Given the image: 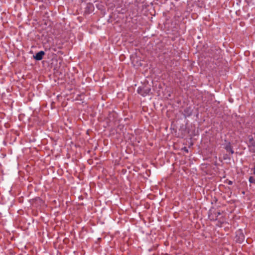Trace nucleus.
<instances>
[{"instance_id": "f257e3e1", "label": "nucleus", "mask_w": 255, "mask_h": 255, "mask_svg": "<svg viewBox=\"0 0 255 255\" xmlns=\"http://www.w3.org/2000/svg\"><path fill=\"white\" fill-rule=\"evenodd\" d=\"M150 91V89L148 88H144L142 89L140 88H138L137 92L139 94H141L143 96H145Z\"/></svg>"}, {"instance_id": "f03ea898", "label": "nucleus", "mask_w": 255, "mask_h": 255, "mask_svg": "<svg viewBox=\"0 0 255 255\" xmlns=\"http://www.w3.org/2000/svg\"><path fill=\"white\" fill-rule=\"evenodd\" d=\"M45 53L43 51H40L33 56L34 58L36 60H41Z\"/></svg>"}, {"instance_id": "7ed1b4c3", "label": "nucleus", "mask_w": 255, "mask_h": 255, "mask_svg": "<svg viewBox=\"0 0 255 255\" xmlns=\"http://www.w3.org/2000/svg\"><path fill=\"white\" fill-rule=\"evenodd\" d=\"M225 149H226L227 152L231 153V154H233L234 152L230 144H228L226 146Z\"/></svg>"}, {"instance_id": "20e7f679", "label": "nucleus", "mask_w": 255, "mask_h": 255, "mask_svg": "<svg viewBox=\"0 0 255 255\" xmlns=\"http://www.w3.org/2000/svg\"><path fill=\"white\" fill-rule=\"evenodd\" d=\"M249 181L250 183L255 184V178L253 176H251L249 178Z\"/></svg>"}, {"instance_id": "39448f33", "label": "nucleus", "mask_w": 255, "mask_h": 255, "mask_svg": "<svg viewBox=\"0 0 255 255\" xmlns=\"http://www.w3.org/2000/svg\"><path fill=\"white\" fill-rule=\"evenodd\" d=\"M252 150L253 152L255 153V143H254L252 144Z\"/></svg>"}, {"instance_id": "423d86ee", "label": "nucleus", "mask_w": 255, "mask_h": 255, "mask_svg": "<svg viewBox=\"0 0 255 255\" xmlns=\"http://www.w3.org/2000/svg\"><path fill=\"white\" fill-rule=\"evenodd\" d=\"M251 170L253 171L254 174L255 175V165L254 167L252 168Z\"/></svg>"}, {"instance_id": "0eeeda50", "label": "nucleus", "mask_w": 255, "mask_h": 255, "mask_svg": "<svg viewBox=\"0 0 255 255\" xmlns=\"http://www.w3.org/2000/svg\"><path fill=\"white\" fill-rule=\"evenodd\" d=\"M229 184L230 185H231V184H232V181H229Z\"/></svg>"}]
</instances>
